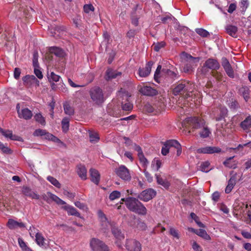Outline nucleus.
Segmentation results:
<instances>
[{"mask_svg": "<svg viewBox=\"0 0 251 251\" xmlns=\"http://www.w3.org/2000/svg\"><path fill=\"white\" fill-rule=\"evenodd\" d=\"M130 97L128 93L126 92L120 96L122 98V108L124 111H131L133 108V105L129 100Z\"/></svg>", "mask_w": 251, "mask_h": 251, "instance_id": "obj_11", "label": "nucleus"}, {"mask_svg": "<svg viewBox=\"0 0 251 251\" xmlns=\"http://www.w3.org/2000/svg\"><path fill=\"white\" fill-rule=\"evenodd\" d=\"M221 149L216 147L206 146L201 148L197 150V152L199 153H219L221 152Z\"/></svg>", "mask_w": 251, "mask_h": 251, "instance_id": "obj_14", "label": "nucleus"}, {"mask_svg": "<svg viewBox=\"0 0 251 251\" xmlns=\"http://www.w3.org/2000/svg\"><path fill=\"white\" fill-rule=\"evenodd\" d=\"M157 183L164 187L165 188H168L170 186V183L166 179H164L160 176L155 175Z\"/></svg>", "mask_w": 251, "mask_h": 251, "instance_id": "obj_34", "label": "nucleus"}, {"mask_svg": "<svg viewBox=\"0 0 251 251\" xmlns=\"http://www.w3.org/2000/svg\"><path fill=\"white\" fill-rule=\"evenodd\" d=\"M169 144H170L171 146H173L175 148L177 149L176 155L177 156H179L181 153V147L179 142L175 140H170V141L169 142Z\"/></svg>", "mask_w": 251, "mask_h": 251, "instance_id": "obj_35", "label": "nucleus"}, {"mask_svg": "<svg viewBox=\"0 0 251 251\" xmlns=\"http://www.w3.org/2000/svg\"><path fill=\"white\" fill-rule=\"evenodd\" d=\"M222 65L223 67L225 72H226L227 75L231 77H234V71L229 62L228 60L225 57L222 59Z\"/></svg>", "mask_w": 251, "mask_h": 251, "instance_id": "obj_13", "label": "nucleus"}, {"mask_svg": "<svg viewBox=\"0 0 251 251\" xmlns=\"http://www.w3.org/2000/svg\"><path fill=\"white\" fill-rule=\"evenodd\" d=\"M0 133H1L6 138H9L13 140L21 141V138L13 135L12 132L10 130H4L0 127Z\"/></svg>", "mask_w": 251, "mask_h": 251, "instance_id": "obj_23", "label": "nucleus"}, {"mask_svg": "<svg viewBox=\"0 0 251 251\" xmlns=\"http://www.w3.org/2000/svg\"><path fill=\"white\" fill-rule=\"evenodd\" d=\"M241 208L243 211V213L245 215H247L248 217L251 214V205L242 203Z\"/></svg>", "mask_w": 251, "mask_h": 251, "instance_id": "obj_41", "label": "nucleus"}, {"mask_svg": "<svg viewBox=\"0 0 251 251\" xmlns=\"http://www.w3.org/2000/svg\"><path fill=\"white\" fill-rule=\"evenodd\" d=\"M170 141V140H168L166 141L164 144L163 147L162 148L161 150V153L163 155H166L167 153L169 152V149L170 147H173L170 144H169V142Z\"/></svg>", "mask_w": 251, "mask_h": 251, "instance_id": "obj_43", "label": "nucleus"}, {"mask_svg": "<svg viewBox=\"0 0 251 251\" xmlns=\"http://www.w3.org/2000/svg\"><path fill=\"white\" fill-rule=\"evenodd\" d=\"M126 248L128 251H141L142 245L140 242L135 239H127Z\"/></svg>", "mask_w": 251, "mask_h": 251, "instance_id": "obj_9", "label": "nucleus"}, {"mask_svg": "<svg viewBox=\"0 0 251 251\" xmlns=\"http://www.w3.org/2000/svg\"><path fill=\"white\" fill-rule=\"evenodd\" d=\"M161 162L158 158H155L152 161L151 167L153 170L158 171L161 166Z\"/></svg>", "mask_w": 251, "mask_h": 251, "instance_id": "obj_40", "label": "nucleus"}, {"mask_svg": "<svg viewBox=\"0 0 251 251\" xmlns=\"http://www.w3.org/2000/svg\"><path fill=\"white\" fill-rule=\"evenodd\" d=\"M162 72L166 74L168 76H170L172 79L178 78V73L172 71L169 69H163Z\"/></svg>", "mask_w": 251, "mask_h": 251, "instance_id": "obj_46", "label": "nucleus"}, {"mask_svg": "<svg viewBox=\"0 0 251 251\" xmlns=\"http://www.w3.org/2000/svg\"><path fill=\"white\" fill-rule=\"evenodd\" d=\"M90 246L93 251H109L108 247L104 243L95 238L91 240Z\"/></svg>", "mask_w": 251, "mask_h": 251, "instance_id": "obj_6", "label": "nucleus"}, {"mask_svg": "<svg viewBox=\"0 0 251 251\" xmlns=\"http://www.w3.org/2000/svg\"><path fill=\"white\" fill-rule=\"evenodd\" d=\"M48 78L50 82H57L59 80L60 77L59 75L55 74L53 72H51L50 74L48 72Z\"/></svg>", "mask_w": 251, "mask_h": 251, "instance_id": "obj_42", "label": "nucleus"}, {"mask_svg": "<svg viewBox=\"0 0 251 251\" xmlns=\"http://www.w3.org/2000/svg\"><path fill=\"white\" fill-rule=\"evenodd\" d=\"M0 150L4 153L11 154L12 151L6 145L0 142Z\"/></svg>", "mask_w": 251, "mask_h": 251, "instance_id": "obj_48", "label": "nucleus"}, {"mask_svg": "<svg viewBox=\"0 0 251 251\" xmlns=\"http://www.w3.org/2000/svg\"><path fill=\"white\" fill-rule=\"evenodd\" d=\"M220 67L218 61L213 58H209L204 63L200 69V72L203 75H206L209 72V70H217Z\"/></svg>", "mask_w": 251, "mask_h": 251, "instance_id": "obj_4", "label": "nucleus"}, {"mask_svg": "<svg viewBox=\"0 0 251 251\" xmlns=\"http://www.w3.org/2000/svg\"><path fill=\"white\" fill-rule=\"evenodd\" d=\"M34 80H36V77L33 75H26L23 77V81L25 85L28 86L34 85Z\"/></svg>", "mask_w": 251, "mask_h": 251, "instance_id": "obj_28", "label": "nucleus"}, {"mask_svg": "<svg viewBox=\"0 0 251 251\" xmlns=\"http://www.w3.org/2000/svg\"><path fill=\"white\" fill-rule=\"evenodd\" d=\"M121 197V193L118 191H113L111 192L109 196V198L111 201H114L119 198Z\"/></svg>", "mask_w": 251, "mask_h": 251, "instance_id": "obj_50", "label": "nucleus"}, {"mask_svg": "<svg viewBox=\"0 0 251 251\" xmlns=\"http://www.w3.org/2000/svg\"><path fill=\"white\" fill-rule=\"evenodd\" d=\"M130 226L139 230H145L147 228L146 224L139 219H136L134 216L131 218V221L129 223Z\"/></svg>", "mask_w": 251, "mask_h": 251, "instance_id": "obj_12", "label": "nucleus"}, {"mask_svg": "<svg viewBox=\"0 0 251 251\" xmlns=\"http://www.w3.org/2000/svg\"><path fill=\"white\" fill-rule=\"evenodd\" d=\"M156 191L151 188H149L143 191L138 196L139 198L144 201H148L156 196Z\"/></svg>", "mask_w": 251, "mask_h": 251, "instance_id": "obj_8", "label": "nucleus"}, {"mask_svg": "<svg viewBox=\"0 0 251 251\" xmlns=\"http://www.w3.org/2000/svg\"><path fill=\"white\" fill-rule=\"evenodd\" d=\"M38 54L37 51H34L33 56V66L34 67H39V63L38 62Z\"/></svg>", "mask_w": 251, "mask_h": 251, "instance_id": "obj_54", "label": "nucleus"}, {"mask_svg": "<svg viewBox=\"0 0 251 251\" xmlns=\"http://www.w3.org/2000/svg\"><path fill=\"white\" fill-rule=\"evenodd\" d=\"M205 122L203 120L197 117H188L182 123V126L186 128L189 126L194 129H201L199 132L201 137L207 138L211 133L209 128L204 126Z\"/></svg>", "mask_w": 251, "mask_h": 251, "instance_id": "obj_1", "label": "nucleus"}, {"mask_svg": "<svg viewBox=\"0 0 251 251\" xmlns=\"http://www.w3.org/2000/svg\"><path fill=\"white\" fill-rule=\"evenodd\" d=\"M100 220L101 222V226L102 228L105 230L109 229L110 228H112L111 224L107 221V219L104 215H102L100 217Z\"/></svg>", "mask_w": 251, "mask_h": 251, "instance_id": "obj_33", "label": "nucleus"}, {"mask_svg": "<svg viewBox=\"0 0 251 251\" xmlns=\"http://www.w3.org/2000/svg\"><path fill=\"white\" fill-rule=\"evenodd\" d=\"M22 193L25 197L32 199L38 200L39 199V196L28 187L23 186L22 188Z\"/></svg>", "mask_w": 251, "mask_h": 251, "instance_id": "obj_15", "label": "nucleus"}, {"mask_svg": "<svg viewBox=\"0 0 251 251\" xmlns=\"http://www.w3.org/2000/svg\"><path fill=\"white\" fill-rule=\"evenodd\" d=\"M18 243H19L20 247L23 249V250H24V249L26 247V246H27L26 245V243L21 238L18 239Z\"/></svg>", "mask_w": 251, "mask_h": 251, "instance_id": "obj_64", "label": "nucleus"}, {"mask_svg": "<svg viewBox=\"0 0 251 251\" xmlns=\"http://www.w3.org/2000/svg\"><path fill=\"white\" fill-rule=\"evenodd\" d=\"M192 248L195 251H202L201 248L196 242H194L192 244Z\"/></svg>", "mask_w": 251, "mask_h": 251, "instance_id": "obj_63", "label": "nucleus"}, {"mask_svg": "<svg viewBox=\"0 0 251 251\" xmlns=\"http://www.w3.org/2000/svg\"><path fill=\"white\" fill-rule=\"evenodd\" d=\"M226 32L231 36L236 38L237 37V32L238 28L237 26L231 25L226 26Z\"/></svg>", "mask_w": 251, "mask_h": 251, "instance_id": "obj_26", "label": "nucleus"}, {"mask_svg": "<svg viewBox=\"0 0 251 251\" xmlns=\"http://www.w3.org/2000/svg\"><path fill=\"white\" fill-rule=\"evenodd\" d=\"M170 234L177 239L179 238L177 230L174 228L171 227L170 228Z\"/></svg>", "mask_w": 251, "mask_h": 251, "instance_id": "obj_56", "label": "nucleus"}, {"mask_svg": "<svg viewBox=\"0 0 251 251\" xmlns=\"http://www.w3.org/2000/svg\"><path fill=\"white\" fill-rule=\"evenodd\" d=\"M73 23L75 24V26L76 27H78V25H80V21H81V17L78 15H76L73 19Z\"/></svg>", "mask_w": 251, "mask_h": 251, "instance_id": "obj_58", "label": "nucleus"}, {"mask_svg": "<svg viewBox=\"0 0 251 251\" xmlns=\"http://www.w3.org/2000/svg\"><path fill=\"white\" fill-rule=\"evenodd\" d=\"M63 108L64 112L66 114L69 116L74 115L75 114V110L73 107L71 106L69 102H65L63 104Z\"/></svg>", "mask_w": 251, "mask_h": 251, "instance_id": "obj_31", "label": "nucleus"}, {"mask_svg": "<svg viewBox=\"0 0 251 251\" xmlns=\"http://www.w3.org/2000/svg\"><path fill=\"white\" fill-rule=\"evenodd\" d=\"M18 113L19 118H23L25 120L30 119L32 117V112L28 108L23 109L21 111L18 110Z\"/></svg>", "mask_w": 251, "mask_h": 251, "instance_id": "obj_21", "label": "nucleus"}, {"mask_svg": "<svg viewBox=\"0 0 251 251\" xmlns=\"http://www.w3.org/2000/svg\"><path fill=\"white\" fill-rule=\"evenodd\" d=\"M197 232V235L202 238L203 239L206 240H210L211 238L210 236L207 233L205 230L202 229H199Z\"/></svg>", "mask_w": 251, "mask_h": 251, "instance_id": "obj_39", "label": "nucleus"}, {"mask_svg": "<svg viewBox=\"0 0 251 251\" xmlns=\"http://www.w3.org/2000/svg\"><path fill=\"white\" fill-rule=\"evenodd\" d=\"M48 196L50 198L52 201H55L57 204L59 205H64L66 204V202L60 199L58 197L56 196L54 194H52L50 192L48 193Z\"/></svg>", "mask_w": 251, "mask_h": 251, "instance_id": "obj_36", "label": "nucleus"}, {"mask_svg": "<svg viewBox=\"0 0 251 251\" xmlns=\"http://www.w3.org/2000/svg\"><path fill=\"white\" fill-rule=\"evenodd\" d=\"M121 73L114 71L111 69L107 70L106 72L105 79L107 80L116 78L118 76L121 75Z\"/></svg>", "mask_w": 251, "mask_h": 251, "instance_id": "obj_24", "label": "nucleus"}, {"mask_svg": "<svg viewBox=\"0 0 251 251\" xmlns=\"http://www.w3.org/2000/svg\"><path fill=\"white\" fill-rule=\"evenodd\" d=\"M7 226L11 229H14L17 227L24 228L25 227V225L23 223L16 221L12 219L8 220Z\"/></svg>", "mask_w": 251, "mask_h": 251, "instance_id": "obj_19", "label": "nucleus"}, {"mask_svg": "<svg viewBox=\"0 0 251 251\" xmlns=\"http://www.w3.org/2000/svg\"><path fill=\"white\" fill-rule=\"evenodd\" d=\"M33 135L35 136H43L45 135V138L49 140L54 141L58 140V139L52 134L47 133L46 131L44 129H38L35 130L33 133Z\"/></svg>", "mask_w": 251, "mask_h": 251, "instance_id": "obj_17", "label": "nucleus"}, {"mask_svg": "<svg viewBox=\"0 0 251 251\" xmlns=\"http://www.w3.org/2000/svg\"><path fill=\"white\" fill-rule=\"evenodd\" d=\"M90 95L93 101L100 104L104 101V97L102 90L99 87H94L90 90Z\"/></svg>", "mask_w": 251, "mask_h": 251, "instance_id": "obj_5", "label": "nucleus"}, {"mask_svg": "<svg viewBox=\"0 0 251 251\" xmlns=\"http://www.w3.org/2000/svg\"><path fill=\"white\" fill-rule=\"evenodd\" d=\"M126 205L130 211L139 215H145L147 213V208L138 199L135 198L130 197L126 198Z\"/></svg>", "mask_w": 251, "mask_h": 251, "instance_id": "obj_2", "label": "nucleus"}, {"mask_svg": "<svg viewBox=\"0 0 251 251\" xmlns=\"http://www.w3.org/2000/svg\"><path fill=\"white\" fill-rule=\"evenodd\" d=\"M39 67H34V72L35 75L39 79H42L43 77L41 71L39 69Z\"/></svg>", "mask_w": 251, "mask_h": 251, "instance_id": "obj_57", "label": "nucleus"}, {"mask_svg": "<svg viewBox=\"0 0 251 251\" xmlns=\"http://www.w3.org/2000/svg\"><path fill=\"white\" fill-rule=\"evenodd\" d=\"M45 239L43 237L42 233L37 232L35 235V242L37 244L41 247H45L46 244L45 243Z\"/></svg>", "mask_w": 251, "mask_h": 251, "instance_id": "obj_27", "label": "nucleus"}, {"mask_svg": "<svg viewBox=\"0 0 251 251\" xmlns=\"http://www.w3.org/2000/svg\"><path fill=\"white\" fill-rule=\"evenodd\" d=\"M186 61L183 67V71L186 73H191L193 72L195 68L197 66L200 61V58L194 57L191 55L186 54Z\"/></svg>", "mask_w": 251, "mask_h": 251, "instance_id": "obj_3", "label": "nucleus"}, {"mask_svg": "<svg viewBox=\"0 0 251 251\" xmlns=\"http://www.w3.org/2000/svg\"><path fill=\"white\" fill-rule=\"evenodd\" d=\"M47 179L48 181H49L52 185L56 187L57 188H60L61 187V184L59 182V181L55 178H54L52 176H49L47 177Z\"/></svg>", "mask_w": 251, "mask_h": 251, "instance_id": "obj_47", "label": "nucleus"}, {"mask_svg": "<svg viewBox=\"0 0 251 251\" xmlns=\"http://www.w3.org/2000/svg\"><path fill=\"white\" fill-rule=\"evenodd\" d=\"M190 92L188 83H181L176 86L173 90V93L175 95H186Z\"/></svg>", "mask_w": 251, "mask_h": 251, "instance_id": "obj_10", "label": "nucleus"}, {"mask_svg": "<svg viewBox=\"0 0 251 251\" xmlns=\"http://www.w3.org/2000/svg\"><path fill=\"white\" fill-rule=\"evenodd\" d=\"M153 65L152 61L148 62L145 68H140L138 70V74L140 77H147L151 73V67Z\"/></svg>", "mask_w": 251, "mask_h": 251, "instance_id": "obj_16", "label": "nucleus"}, {"mask_svg": "<svg viewBox=\"0 0 251 251\" xmlns=\"http://www.w3.org/2000/svg\"><path fill=\"white\" fill-rule=\"evenodd\" d=\"M161 69V66L159 65L155 72L154 77L155 80L157 81V78L159 77V74Z\"/></svg>", "mask_w": 251, "mask_h": 251, "instance_id": "obj_59", "label": "nucleus"}, {"mask_svg": "<svg viewBox=\"0 0 251 251\" xmlns=\"http://www.w3.org/2000/svg\"><path fill=\"white\" fill-rule=\"evenodd\" d=\"M70 119L68 118L65 117L61 122L62 128L64 132H66L69 130Z\"/></svg>", "mask_w": 251, "mask_h": 251, "instance_id": "obj_37", "label": "nucleus"}, {"mask_svg": "<svg viewBox=\"0 0 251 251\" xmlns=\"http://www.w3.org/2000/svg\"><path fill=\"white\" fill-rule=\"evenodd\" d=\"M209 165L210 163L208 161L202 162L200 166V170L205 173L208 172L210 170Z\"/></svg>", "mask_w": 251, "mask_h": 251, "instance_id": "obj_45", "label": "nucleus"}, {"mask_svg": "<svg viewBox=\"0 0 251 251\" xmlns=\"http://www.w3.org/2000/svg\"><path fill=\"white\" fill-rule=\"evenodd\" d=\"M241 127L246 132L251 131V116H248L240 123Z\"/></svg>", "mask_w": 251, "mask_h": 251, "instance_id": "obj_20", "label": "nucleus"}, {"mask_svg": "<svg viewBox=\"0 0 251 251\" xmlns=\"http://www.w3.org/2000/svg\"><path fill=\"white\" fill-rule=\"evenodd\" d=\"M21 74V70L18 68H16L14 72V76L16 79H19Z\"/></svg>", "mask_w": 251, "mask_h": 251, "instance_id": "obj_62", "label": "nucleus"}, {"mask_svg": "<svg viewBox=\"0 0 251 251\" xmlns=\"http://www.w3.org/2000/svg\"><path fill=\"white\" fill-rule=\"evenodd\" d=\"M77 173L79 176L83 180L87 178V170L82 165H78L77 167Z\"/></svg>", "mask_w": 251, "mask_h": 251, "instance_id": "obj_25", "label": "nucleus"}, {"mask_svg": "<svg viewBox=\"0 0 251 251\" xmlns=\"http://www.w3.org/2000/svg\"><path fill=\"white\" fill-rule=\"evenodd\" d=\"M95 10L94 7L92 4H85L83 6V10L86 13H89L90 11H94Z\"/></svg>", "mask_w": 251, "mask_h": 251, "instance_id": "obj_55", "label": "nucleus"}, {"mask_svg": "<svg viewBox=\"0 0 251 251\" xmlns=\"http://www.w3.org/2000/svg\"><path fill=\"white\" fill-rule=\"evenodd\" d=\"M89 138L90 141L93 143L98 142L100 139L98 134L93 132H89Z\"/></svg>", "mask_w": 251, "mask_h": 251, "instance_id": "obj_44", "label": "nucleus"}, {"mask_svg": "<svg viewBox=\"0 0 251 251\" xmlns=\"http://www.w3.org/2000/svg\"><path fill=\"white\" fill-rule=\"evenodd\" d=\"M165 46L164 42H157L153 44L154 50L156 51H158L161 48Z\"/></svg>", "mask_w": 251, "mask_h": 251, "instance_id": "obj_53", "label": "nucleus"}, {"mask_svg": "<svg viewBox=\"0 0 251 251\" xmlns=\"http://www.w3.org/2000/svg\"><path fill=\"white\" fill-rule=\"evenodd\" d=\"M220 198V193L216 191L213 193L212 195V199L215 202H217Z\"/></svg>", "mask_w": 251, "mask_h": 251, "instance_id": "obj_61", "label": "nucleus"}, {"mask_svg": "<svg viewBox=\"0 0 251 251\" xmlns=\"http://www.w3.org/2000/svg\"><path fill=\"white\" fill-rule=\"evenodd\" d=\"M116 175L125 181H129L131 176L129 170L124 165H121L115 171Z\"/></svg>", "mask_w": 251, "mask_h": 251, "instance_id": "obj_7", "label": "nucleus"}, {"mask_svg": "<svg viewBox=\"0 0 251 251\" xmlns=\"http://www.w3.org/2000/svg\"><path fill=\"white\" fill-rule=\"evenodd\" d=\"M212 75L218 80H222V75L218 72H212Z\"/></svg>", "mask_w": 251, "mask_h": 251, "instance_id": "obj_60", "label": "nucleus"}, {"mask_svg": "<svg viewBox=\"0 0 251 251\" xmlns=\"http://www.w3.org/2000/svg\"><path fill=\"white\" fill-rule=\"evenodd\" d=\"M196 32L203 37H207L209 35V32L203 28H197L196 29Z\"/></svg>", "mask_w": 251, "mask_h": 251, "instance_id": "obj_51", "label": "nucleus"}, {"mask_svg": "<svg viewBox=\"0 0 251 251\" xmlns=\"http://www.w3.org/2000/svg\"><path fill=\"white\" fill-rule=\"evenodd\" d=\"M34 118L36 122H38L42 125H45L46 122L45 118L40 113L36 114L34 116Z\"/></svg>", "mask_w": 251, "mask_h": 251, "instance_id": "obj_49", "label": "nucleus"}, {"mask_svg": "<svg viewBox=\"0 0 251 251\" xmlns=\"http://www.w3.org/2000/svg\"><path fill=\"white\" fill-rule=\"evenodd\" d=\"M50 52L57 57H63L65 55L64 51L59 48L52 47L50 48Z\"/></svg>", "mask_w": 251, "mask_h": 251, "instance_id": "obj_30", "label": "nucleus"}, {"mask_svg": "<svg viewBox=\"0 0 251 251\" xmlns=\"http://www.w3.org/2000/svg\"><path fill=\"white\" fill-rule=\"evenodd\" d=\"M140 92L144 95L148 96H153L157 94V91L150 86H144L142 87Z\"/></svg>", "mask_w": 251, "mask_h": 251, "instance_id": "obj_18", "label": "nucleus"}, {"mask_svg": "<svg viewBox=\"0 0 251 251\" xmlns=\"http://www.w3.org/2000/svg\"><path fill=\"white\" fill-rule=\"evenodd\" d=\"M63 208L67 211L69 215L75 216L78 217H80V214L77 212L76 209L72 206L65 205L63 207Z\"/></svg>", "mask_w": 251, "mask_h": 251, "instance_id": "obj_29", "label": "nucleus"}, {"mask_svg": "<svg viewBox=\"0 0 251 251\" xmlns=\"http://www.w3.org/2000/svg\"><path fill=\"white\" fill-rule=\"evenodd\" d=\"M112 232L114 236L119 240L124 239V236L121 231L116 227H112Z\"/></svg>", "mask_w": 251, "mask_h": 251, "instance_id": "obj_38", "label": "nucleus"}, {"mask_svg": "<svg viewBox=\"0 0 251 251\" xmlns=\"http://www.w3.org/2000/svg\"><path fill=\"white\" fill-rule=\"evenodd\" d=\"M236 184V178L234 176L231 177L228 182V184L225 189V192L226 194L229 193L232 190L234 186Z\"/></svg>", "mask_w": 251, "mask_h": 251, "instance_id": "obj_32", "label": "nucleus"}, {"mask_svg": "<svg viewBox=\"0 0 251 251\" xmlns=\"http://www.w3.org/2000/svg\"><path fill=\"white\" fill-rule=\"evenodd\" d=\"M138 156L139 159V160L141 163H142L144 167H146L148 165L149 162L147 159L145 157L143 153H138Z\"/></svg>", "mask_w": 251, "mask_h": 251, "instance_id": "obj_52", "label": "nucleus"}, {"mask_svg": "<svg viewBox=\"0 0 251 251\" xmlns=\"http://www.w3.org/2000/svg\"><path fill=\"white\" fill-rule=\"evenodd\" d=\"M89 172L91 181L95 184L98 185L100 179V175L99 172L94 169H91Z\"/></svg>", "mask_w": 251, "mask_h": 251, "instance_id": "obj_22", "label": "nucleus"}]
</instances>
